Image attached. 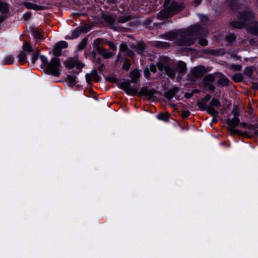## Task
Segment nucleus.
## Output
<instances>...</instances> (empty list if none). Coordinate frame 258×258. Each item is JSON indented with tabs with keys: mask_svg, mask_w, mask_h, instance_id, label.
<instances>
[{
	"mask_svg": "<svg viewBox=\"0 0 258 258\" xmlns=\"http://www.w3.org/2000/svg\"><path fill=\"white\" fill-rule=\"evenodd\" d=\"M208 34V30H200L199 25H195L191 27L189 30H184L179 31L177 34L174 32H170L162 35V38L168 40H172L176 39L175 43L180 46H189L194 44L196 37L200 35L205 36Z\"/></svg>",
	"mask_w": 258,
	"mask_h": 258,
	"instance_id": "obj_1",
	"label": "nucleus"
},
{
	"mask_svg": "<svg viewBox=\"0 0 258 258\" xmlns=\"http://www.w3.org/2000/svg\"><path fill=\"white\" fill-rule=\"evenodd\" d=\"M230 7L233 12L235 10L238 11V20L231 23L232 27L243 28L245 25L246 22L253 16V13L251 11L248 10H244L243 11H240L239 6L237 5L236 0L232 1Z\"/></svg>",
	"mask_w": 258,
	"mask_h": 258,
	"instance_id": "obj_2",
	"label": "nucleus"
},
{
	"mask_svg": "<svg viewBox=\"0 0 258 258\" xmlns=\"http://www.w3.org/2000/svg\"><path fill=\"white\" fill-rule=\"evenodd\" d=\"M40 58L49 74L55 77L59 76L60 61L59 58L53 57L50 62H48L47 58L44 55H40Z\"/></svg>",
	"mask_w": 258,
	"mask_h": 258,
	"instance_id": "obj_3",
	"label": "nucleus"
},
{
	"mask_svg": "<svg viewBox=\"0 0 258 258\" xmlns=\"http://www.w3.org/2000/svg\"><path fill=\"white\" fill-rule=\"evenodd\" d=\"M164 5L172 16L181 11L183 9L182 4H178L174 1L171 2L170 0H165Z\"/></svg>",
	"mask_w": 258,
	"mask_h": 258,
	"instance_id": "obj_4",
	"label": "nucleus"
},
{
	"mask_svg": "<svg viewBox=\"0 0 258 258\" xmlns=\"http://www.w3.org/2000/svg\"><path fill=\"white\" fill-rule=\"evenodd\" d=\"M63 64L66 68L69 69L74 67L81 69L84 67L83 63L80 61L77 57H69L64 61Z\"/></svg>",
	"mask_w": 258,
	"mask_h": 258,
	"instance_id": "obj_5",
	"label": "nucleus"
},
{
	"mask_svg": "<svg viewBox=\"0 0 258 258\" xmlns=\"http://www.w3.org/2000/svg\"><path fill=\"white\" fill-rule=\"evenodd\" d=\"M120 88L123 89L127 94L134 96L136 94L137 91L131 86L128 82H123L119 84Z\"/></svg>",
	"mask_w": 258,
	"mask_h": 258,
	"instance_id": "obj_6",
	"label": "nucleus"
},
{
	"mask_svg": "<svg viewBox=\"0 0 258 258\" xmlns=\"http://www.w3.org/2000/svg\"><path fill=\"white\" fill-rule=\"evenodd\" d=\"M159 70L163 73L167 75L169 77H173L175 75V72L170 67L164 66L161 62L157 63Z\"/></svg>",
	"mask_w": 258,
	"mask_h": 258,
	"instance_id": "obj_7",
	"label": "nucleus"
},
{
	"mask_svg": "<svg viewBox=\"0 0 258 258\" xmlns=\"http://www.w3.org/2000/svg\"><path fill=\"white\" fill-rule=\"evenodd\" d=\"M239 119L236 116H234L231 119H227V124L229 126L230 130L236 133L238 132V130H234V128L239 124Z\"/></svg>",
	"mask_w": 258,
	"mask_h": 258,
	"instance_id": "obj_8",
	"label": "nucleus"
},
{
	"mask_svg": "<svg viewBox=\"0 0 258 258\" xmlns=\"http://www.w3.org/2000/svg\"><path fill=\"white\" fill-rule=\"evenodd\" d=\"M97 52L105 58H109L114 55V53L108 51L103 47L97 45L96 46Z\"/></svg>",
	"mask_w": 258,
	"mask_h": 258,
	"instance_id": "obj_9",
	"label": "nucleus"
},
{
	"mask_svg": "<svg viewBox=\"0 0 258 258\" xmlns=\"http://www.w3.org/2000/svg\"><path fill=\"white\" fill-rule=\"evenodd\" d=\"M140 93L149 99H153L155 95V91L154 90L148 89L147 88H142L141 89Z\"/></svg>",
	"mask_w": 258,
	"mask_h": 258,
	"instance_id": "obj_10",
	"label": "nucleus"
},
{
	"mask_svg": "<svg viewBox=\"0 0 258 258\" xmlns=\"http://www.w3.org/2000/svg\"><path fill=\"white\" fill-rule=\"evenodd\" d=\"M246 30L250 33L258 35V22H252L250 23L246 27Z\"/></svg>",
	"mask_w": 258,
	"mask_h": 258,
	"instance_id": "obj_11",
	"label": "nucleus"
},
{
	"mask_svg": "<svg viewBox=\"0 0 258 258\" xmlns=\"http://www.w3.org/2000/svg\"><path fill=\"white\" fill-rule=\"evenodd\" d=\"M172 15L171 13L167 10L166 7L164 5V8L161 10L157 15V18L159 20H163L165 18H167L171 17Z\"/></svg>",
	"mask_w": 258,
	"mask_h": 258,
	"instance_id": "obj_12",
	"label": "nucleus"
},
{
	"mask_svg": "<svg viewBox=\"0 0 258 258\" xmlns=\"http://www.w3.org/2000/svg\"><path fill=\"white\" fill-rule=\"evenodd\" d=\"M23 4L28 9L40 11L43 10L44 9V7L43 6L38 5L30 2H24Z\"/></svg>",
	"mask_w": 258,
	"mask_h": 258,
	"instance_id": "obj_13",
	"label": "nucleus"
},
{
	"mask_svg": "<svg viewBox=\"0 0 258 258\" xmlns=\"http://www.w3.org/2000/svg\"><path fill=\"white\" fill-rule=\"evenodd\" d=\"M192 73L197 77H201L205 73V68L202 66L195 67L192 70Z\"/></svg>",
	"mask_w": 258,
	"mask_h": 258,
	"instance_id": "obj_14",
	"label": "nucleus"
},
{
	"mask_svg": "<svg viewBox=\"0 0 258 258\" xmlns=\"http://www.w3.org/2000/svg\"><path fill=\"white\" fill-rule=\"evenodd\" d=\"M131 48L138 54H142L146 50V45L144 43H139L137 45H132Z\"/></svg>",
	"mask_w": 258,
	"mask_h": 258,
	"instance_id": "obj_15",
	"label": "nucleus"
},
{
	"mask_svg": "<svg viewBox=\"0 0 258 258\" xmlns=\"http://www.w3.org/2000/svg\"><path fill=\"white\" fill-rule=\"evenodd\" d=\"M141 74L139 70L135 69L130 73L131 81L133 83H136L139 80Z\"/></svg>",
	"mask_w": 258,
	"mask_h": 258,
	"instance_id": "obj_16",
	"label": "nucleus"
},
{
	"mask_svg": "<svg viewBox=\"0 0 258 258\" xmlns=\"http://www.w3.org/2000/svg\"><path fill=\"white\" fill-rule=\"evenodd\" d=\"M119 50L122 52H126V54L131 56H134V52L131 50H128V47L125 43H122L119 46Z\"/></svg>",
	"mask_w": 258,
	"mask_h": 258,
	"instance_id": "obj_17",
	"label": "nucleus"
},
{
	"mask_svg": "<svg viewBox=\"0 0 258 258\" xmlns=\"http://www.w3.org/2000/svg\"><path fill=\"white\" fill-rule=\"evenodd\" d=\"M82 28L80 27L76 28L75 30H74L72 31L71 39H75L78 38L82 33Z\"/></svg>",
	"mask_w": 258,
	"mask_h": 258,
	"instance_id": "obj_18",
	"label": "nucleus"
},
{
	"mask_svg": "<svg viewBox=\"0 0 258 258\" xmlns=\"http://www.w3.org/2000/svg\"><path fill=\"white\" fill-rule=\"evenodd\" d=\"M18 61L21 64L27 62V55L25 52L21 51L18 55Z\"/></svg>",
	"mask_w": 258,
	"mask_h": 258,
	"instance_id": "obj_19",
	"label": "nucleus"
},
{
	"mask_svg": "<svg viewBox=\"0 0 258 258\" xmlns=\"http://www.w3.org/2000/svg\"><path fill=\"white\" fill-rule=\"evenodd\" d=\"M176 68L178 71L179 73H182L185 71L186 64L183 61H179L176 64Z\"/></svg>",
	"mask_w": 258,
	"mask_h": 258,
	"instance_id": "obj_20",
	"label": "nucleus"
},
{
	"mask_svg": "<svg viewBox=\"0 0 258 258\" xmlns=\"http://www.w3.org/2000/svg\"><path fill=\"white\" fill-rule=\"evenodd\" d=\"M23 50L26 52L30 53L33 51V49L30 44L27 42H25L22 46Z\"/></svg>",
	"mask_w": 258,
	"mask_h": 258,
	"instance_id": "obj_21",
	"label": "nucleus"
},
{
	"mask_svg": "<svg viewBox=\"0 0 258 258\" xmlns=\"http://www.w3.org/2000/svg\"><path fill=\"white\" fill-rule=\"evenodd\" d=\"M14 61V57L13 55H9L7 56L4 60L3 64L6 65H9L12 64Z\"/></svg>",
	"mask_w": 258,
	"mask_h": 258,
	"instance_id": "obj_22",
	"label": "nucleus"
},
{
	"mask_svg": "<svg viewBox=\"0 0 258 258\" xmlns=\"http://www.w3.org/2000/svg\"><path fill=\"white\" fill-rule=\"evenodd\" d=\"M206 110L208 113L211 114L212 116H216L218 114V112L212 106H207L206 107Z\"/></svg>",
	"mask_w": 258,
	"mask_h": 258,
	"instance_id": "obj_23",
	"label": "nucleus"
},
{
	"mask_svg": "<svg viewBox=\"0 0 258 258\" xmlns=\"http://www.w3.org/2000/svg\"><path fill=\"white\" fill-rule=\"evenodd\" d=\"M229 80L225 77H222L217 81V84L222 86H225L228 85Z\"/></svg>",
	"mask_w": 258,
	"mask_h": 258,
	"instance_id": "obj_24",
	"label": "nucleus"
},
{
	"mask_svg": "<svg viewBox=\"0 0 258 258\" xmlns=\"http://www.w3.org/2000/svg\"><path fill=\"white\" fill-rule=\"evenodd\" d=\"M32 58H31V62L32 63H35L36 61L38 60L39 54V51L37 49L34 50L32 52Z\"/></svg>",
	"mask_w": 258,
	"mask_h": 258,
	"instance_id": "obj_25",
	"label": "nucleus"
},
{
	"mask_svg": "<svg viewBox=\"0 0 258 258\" xmlns=\"http://www.w3.org/2000/svg\"><path fill=\"white\" fill-rule=\"evenodd\" d=\"M0 11L4 14L7 13L9 11L8 4L0 1Z\"/></svg>",
	"mask_w": 258,
	"mask_h": 258,
	"instance_id": "obj_26",
	"label": "nucleus"
},
{
	"mask_svg": "<svg viewBox=\"0 0 258 258\" xmlns=\"http://www.w3.org/2000/svg\"><path fill=\"white\" fill-rule=\"evenodd\" d=\"M155 46L160 48H166L169 47V44L167 42L158 41L156 43Z\"/></svg>",
	"mask_w": 258,
	"mask_h": 258,
	"instance_id": "obj_27",
	"label": "nucleus"
},
{
	"mask_svg": "<svg viewBox=\"0 0 258 258\" xmlns=\"http://www.w3.org/2000/svg\"><path fill=\"white\" fill-rule=\"evenodd\" d=\"M253 69L251 67H247L244 70V74L248 77H250L252 75Z\"/></svg>",
	"mask_w": 258,
	"mask_h": 258,
	"instance_id": "obj_28",
	"label": "nucleus"
},
{
	"mask_svg": "<svg viewBox=\"0 0 258 258\" xmlns=\"http://www.w3.org/2000/svg\"><path fill=\"white\" fill-rule=\"evenodd\" d=\"M53 54L57 56L60 55L61 54V49L56 45L53 49Z\"/></svg>",
	"mask_w": 258,
	"mask_h": 258,
	"instance_id": "obj_29",
	"label": "nucleus"
},
{
	"mask_svg": "<svg viewBox=\"0 0 258 258\" xmlns=\"http://www.w3.org/2000/svg\"><path fill=\"white\" fill-rule=\"evenodd\" d=\"M76 77L73 76H69L67 77L68 82L72 85H75L76 84Z\"/></svg>",
	"mask_w": 258,
	"mask_h": 258,
	"instance_id": "obj_30",
	"label": "nucleus"
},
{
	"mask_svg": "<svg viewBox=\"0 0 258 258\" xmlns=\"http://www.w3.org/2000/svg\"><path fill=\"white\" fill-rule=\"evenodd\" d=\"M32 36L35 39H40L42 38V34L41 32L37 30H33L32 31Z\"/></svg>",
	"mask_w": 258,
	"mask_h": 258,
	"instance_id": "obj_31",
	"label": "nucleus"
},
{
	"mask_svg": "<svg viewBox=\"0 0 258 258\" xmlns=\"http://www.w3.org/2000/svg\"><path fill=\"white\" fill-rule=\"evenodd\" d=\"M157 118L164 121H168V116L165 113H160L157 115Z\"/></svg>",
	"mask_w": 258,
	"mask_h": 258,
	"instance_id": "obj_32",
	"label": "nucleus"
},
{
	"mask_svg": "<svg viewBox=\"0 0 258 258\" xmlns=\"http://www.w3.org/2000/svg\"><path fill=\"white\" fill-rule=\"evenodd\" d=\"M220 105V101L217 99H213L211 102L209 106L214 107H218Z\"/></svg>",
	"mask_w": 258,
	"mask_h": 258,
	"instance_id": "obj_33",
	"label": "nucleus"
},
{
	"mask_svg": "<svg viewBox=\"0 0 258 258\" xmlns=\"http://www.w3.org/2000/svg\"><path fill=\"white\" fill-rule=\"evenodd\" d=\"M56 45L58 46V47H59L61 49H62L68 47V43L66 41H60L56 44Z\"/></svg>",
	"mask_w": 258,
	"mask_h": 258,
	"instance_id": "obj_34",
	"label": "nucleus"
},
{
	"mask_svg": "<svg viewBox=\"0 0 258 258\" xmlns=\"http://www.w3.org/2000/svg\"><path fill=\"white\" fill-rule=\"evenodd\" d=\"M131 19V17L130 16H123L121 17H120L118 19V21L120 23H125L127 21H128Z\"/></svg>",
	"mask_w": 258,
	"mask_h": 258,
	"instance_id": "obj_35",
	"label": "nucleus"
},
{
	"mask_svg": "<svg viewBox=\"0 0 258 258\" xmlns=\"http://www.w3.org/2000/svg\"><path fill=\"white\" fill-rule=\"evenodd\" d=\"M130 67H131V64H130V61L127 59H125L124 63L122 66V68L124 69V70L127 71L130 69Z\"/></svg>",
	"mask_w": 258,
	"mask_h": 258,
	"instance_id": "obj_36",
	"label": "nucleus"
},
{
	"mask_svg": "<svg viewBox=\"0 0 258 258\" xmlns=\"http://www.w3.org/2000/svg\"><path fill=\"white\" fill-rule=\"evenodd\" d=\"M230 69L238 71L241 69V66L239 64H232L230 66Z\"/></svg>",
	"mask_w": 258,
	"mask_h": 258,
	"instance_id": "obj_37",
	"label": "nucleus"
},
{
	"mask_svg": "<svg viewBox=\"0 0 258 258\" xmlns=\"http://www.w3.org/2000/svg\"><path fill=\"white\" fill-rule=\"evenodd\" d=\"M204 79L206 81L212 82L214 80V77L212 75H208L205 77Z\"/></svg>",
	"mask_w": 258,
	"mask_h": 258,
	"instance_id": "obj_38",
	"label": "nucleus"
},
{
	"mask_svg": "<svg viewBox=\"0 0 258 258\" xmlns=\"http://www.w3.org/2000/svg\"><path fill=\"white\" fill-rule=\"evenodd\" d=\"M87 44V41L86 40H83L79 45V48L80 49H83L85 48L86 45Z\"/></svg>",
	"mask_w": 258,
	"mask_h": 258,
	"instance_id": "obj_39",
	"label": "nucleus"
},
{
	"mask_svg": "<svg viewBox=\"0 0 258 258\" xmlns=\"http://www.w3.org/2000/svg\"><path fill=\"white\" fill-rule=\"evenodd\" d=\"M241 79H242L241 76L239 74H235V75H233V79L236 82H238V81H240L241 80Z\"/></svg>",
	"mask_w": 258,
	"mask_h": 258,
	"instance_id": "obj_40",
	"label": "nucleus"
},
{
	"mask_svg": "<svg viewBox=\"0 0 258 258\" xmlns=\"http://www.w3.org/2000/svg\"><path fill=\"white\" fill-rule=\"evenodd\" d=\"M150 71L152 72L153 73H155L157 71V67L155 64H152L150 66V70H149Z\"/></svg>",
	"mask_w": 258,
	"mask_h": 258,
	"instance_id": "obj_41",
	"label": "nucleus"
},
{
	"mask_svg": "<svg viewBox=\"0 0 258 258\" xmlns=\"http://www.w3.org/2000/svg\"><path fill=\"white\" fill-rule=\"evenodd\" d=\"M199 43L202 46H206L208 45V41L205 39H201L199 40Z\"/></svg>",
	"mask_w": 258,
	"mask_h": 258,
	"instance_id": "obj_42",
	"label": "nucleus"
},
{
	"mask_svg": "<svg viewBox=\"0 0 258 258\" xmlns=\"http://www.w3.org/2000/svg\"><path fill=\"white\" fill-rule=\"evenodd\" d=\"M105 20L107 22H108V23H109L110 24H111V23H113V18L111 16H109L106 17Z\"/></svg>",
	"mask_w": 258,
	"mask_h": 258,
	"instance_id": "obj_43",
	"label": "nucleus"
},
{
	"mask_svg": "<svg viewBox=\"0 0 258 258\" xmlns=\"http://www.w3.org/2000/svg\"><path fill=\"white\" fill-rule=\"evenodd\" d=\"M108 45L110 47V48L111 49V50H116V46H115V45L111 42H108L107 43Z\"/></svg>",
	"mask_w": 258,
	"mask_h": 258,
	"instance_id": "obj_44",
	"label": "nucleus"
},
{
	"mask_svg": "<svg viewBox=\"0 0 258 258\" xmlns=\"http://www.w3.org/2000/svg\"><path fill=\"white\" fill-rule=\"evenodd\" d=\"M199 18L202 21H205L208 20V17L204 15H199Z\"/></svg>",
	"mask_w": 258,
	"mask_h": 258,
	"instance_id": "obj_45",
	"label": "nucleus"
},
{
	"mask_svg": "<svg viewBox=\"0 0 258 258\" xmlns=\"http://www.w3.org/2000/svg\"><path fill=\"white\" fill-rule=\"evenodd\" d=\"M144 76L146 78H148L150 76V71L148 69H146L144 71Z\"/></svg>",
	"mask_w": 258,
	"mask_h": 258,
	"instance_id": "obj_46",
	"label": "nucleus"
},
{
	"mask_svg": "<svg viewBox=\"0 0 258 258\" xmlns=\"http://www.w3.org/2000/svg\"><path fill=\"white\" fill-rule=\"evenodd\" d=\"M179 89L178 87H174L170 90V92L173 94H175L179 91Z\"/></svg>",
	"mask_w": 258,
	"mask_h": 258,
	"instance_id": "obj_47",
	"label": "nucleus"
},
{
	"mask_svg": "<svg viewBox=\"0 0 258 258\" xmlns=\"http://www.w3.org/2000/svg\"><path fill=\"white\" fill-rule=\"evenodd\" d=\"M190 114V112L187 111H184L182 112V115L183 117H187Z\"/></svg>",
	"mask_w": 258,
	"mask_h": 258,
	"instance_id": "obj_48",
	"label": "nucleus"
},
{
	"mask_svg": "<svg viewBox=\"0 0 258 258\" xmlns=\"http://www.w3.org/2000/svg\"><path fill=\"white\" fill-rule=\"evenodd\" d=\"M235 39V37L234 35L230 34L228 36V39L229 41L232 42Z\"/></svg>",
	"mask_w": 258,
	"mask_h": 258,
	"instance_id": "obj_49",
	"label": "nucleus"
},
{
	"mask_svg": "<svg viewBox=\"0 0 258 258\" xmlns=\"http://www.w3.org/2000/svg\"><path fill=\"white\" fill-rule=\"evenodd\" d=\"M193 96V93H186L184 94V97L186 98H190Z\"/></svg>",
	"mask_w": 258,
	"mask_h": 258,
	"instance_id": "obj_50",
	"label": "nucleus"
},
{
	"mask_svg": "<svg viewBox=\"0 0 258 258\" xmlns=\"http://www.w3.org/2000/svg\"><path fill=\"white\" fill-rule=\"evenodd\" d=\"M211 95L209 94H207L204 97V98L203 99V100L205 101H208L211 99Z\"/></svg>",
	"mask_w": 258,
	"mask_h": 258,
	"instance_id": "obj_51",
	"label": "nucleus"
},
{
	"mask_svg": "<svg viewBox=\"0 0 258 258\" xmlns=\"http://www.w3.org/2000/svg\"><path fill=\"white\" fill-rule=\"evenodd\" d=\"M239 126L240 127H244V128H246L247 127V124L245 122H241V123L239 122Z\"/></svg>",
	"mask_w": 258,
	"mask_h": 258,
	"instance_id": "obj_52",
	"label": "nucleus"
},
{
	"mask_svg": "<svg viewBox=\"0 0 258 258\" xmlns=\"http://www.w3.org/2000/svg\"><path fill=\"white\" fill-rule=\"evenodd\" d=\"M30 14H25L24 15V19L25 20H28L30 18Z\"/></svg>",
	"mask_w": 258,
	"mask_h": 258,
	"instance_id": "obj_53",
	"label": "nucleus"
},
{
	"mask_svg": "<svg viewBox=\"0 0 258 258\" xmlns=\"http://www.w3.org/2000/svg\"><path fill=\"white\" fill-rule=\"evenodd\" d=\"M117 2V0H107L108 3L115 4Z\"/></svg>",
	"mask_w": 258,
	"mask_h": 258,
	"instance_id": "obj_54",
	"label": "nucleus"
},
{
	"mask_svg": "<svg viewBox=\"0 0 258 258\" xmlns=\"http://www.w3.org/2000/svg\"><path fill=\"white\" fill-rule=\"evenodd\" d=\"M104 67V64H99V66L98 67V68L99 70H101L103 67Z\"/></svg>",
	"mask_w": 258,
	"mask_h": 258,
	"instance_id": "obj_55",
	"label": "nucleus"
},
{
	"mask_svg": "<svg viewBox=\"0 0 258 258\" xmlns=\"http://www.w3.org/2000/svg\"><path fill=\"white\" fill-rule=\"evenodd\" d=\"M199 92V91L197 89H195L194 90L192 91L191 93H193V95L195 93H198Z\"/></svg>",
	"mask_w": 258,
	"mask_h": 258,
	"instance_id": "obj_56",
	"label": "nucleus"
},
{
	"mask_svg": "<svg viewBox=\"0 0 258 258\" xmlns=\"http://www.w3.org/2000/svg\"><path fill=\"white\" fill-rule=\"evenodd\" d=\"M255 134L256 136H258V130H256L255 132Z\"/></svg>",
	"mask_w": 258,
	"mask_h": 258,
	"instance_id": "obj_57",
	"label": "nucleus"
},
{
	"mask_svg": "<svg viewBox=\"0 0 258 258\" xmlns=\"http://www.w3.org/2000/svg\"><path fill=\"white\" fill-rule=\"evenodd\" d=\"M197 1H198L197 3L199 4L200 3V2H201V0H197Z\"/></svg>",
	"mask_w": 258,
	"mask_h": 258,
	"instance_id": "obj_58",
	"label": "nucleus"
}]
</instances>
